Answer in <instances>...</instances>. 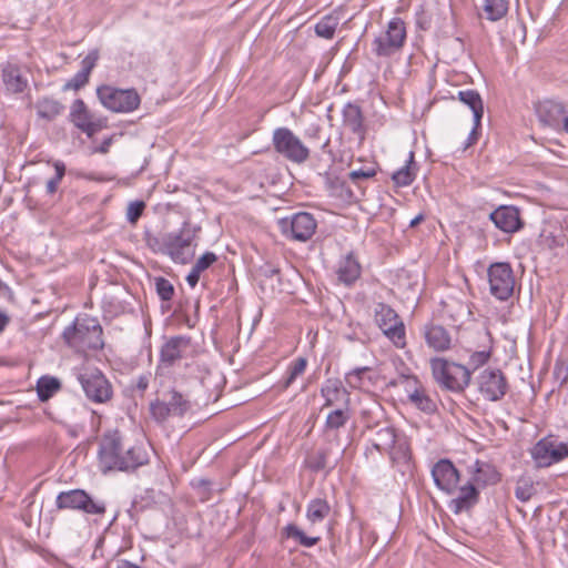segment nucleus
Listing matches in <instances>:
<instances>
[{
  "instance_id": "obj_1",
  "label": "nucleus",
  "mask_w": 568,
  "mask_h": 568,
  "mask_svg": "<svg viewBox=\"0 0 568 568\" xmlns=\"http://www.w3.org/2000/svg\"><path fill=\"white\" fill-rule=\"evenodd\" d=\"M149 453L143 444L126 446L118 429L108 430L99 443L98 463L103 474L109 471H134L149 463Z\"/></svg>"
},
{
  "instance_id": "obj_2",
  "label": "nucleus",
  "mask_w": 568,
  "mask_h": 568,
  "mask_svg": "<svg viewBox=\"0 0 568 568\" xmlns=\"http://www.w3.org/2000/svg\"><path fill=\"white\" fill-rule=\"evenodd\" d=\"M377 429L369 438V446L365 449L366 458H374L375 453L388 454L390 460L406 464L410 459V448L405 437H399L396 429L388 424H376Z\"/></svg>"
},
{
  "instance_id": "obj_3",
  "label": "nucleus",
  "mask_w": 568,
  "mask_h": 568,
  "mask_svg": "<svg viewBox=\"0 0 568 568\" xmlns=\"http://www.w3.org/2000/svg\"><path fill=\"white\" fill-rule=\"evenodd\" d=\"M102 326L94 317L77 318L64 328L62 336L65 344L77 353L99 351L104 346Z\"/></svg>"
},
{
  "instance_id": "obj_4",
  "label": "nucleus",
  "mask_w": 568,
  "mask_h": 568,
  "mask_svg": "<svg viewBox=\"0 0 568 568\" xmlns=\"http://www.w3.org/2000/svg\"><path fill=\"white\" fill-rule=\"evenodd\" d=\"M432 376L444 390L462 394L470 385V368L444 357L429 361Z\"/></svg>"
},
{
  "instance_id": "obj_5",
  "label": "nucleus",
  "mask_w": 568,
  "mask_h": 568,
  "mask_svg": "<svg viewBox=\"0 0 568 568\" xmlns=\"http://www.w3.org/2000/svg\"><path fill=\"white\" fill-rule=\"evenodd\" d=\"M201 226L185 220L176 231L166 233L165 255L176 264H187L194 256Z\"/></svg>"
},
{
  "instance_id": "obj_6",
  "label": "nucleus",
  "mask_w": 568,
  "mask_h": 568,
  "mask_svg": "<svg viewBox=\"0 0 568 568\" xmlns=\"http://www.w3.org/2000/svg\"><path fill=\"white\" fill-rule=\"evenodd\" d=\"M407 38L406 24L398 18H392L383 32L372 41V52L378 58H389L399 52Z\"/></svg>"
},
{
  "instance_id": "obj_7",
  "label": "nucleus",
  "mask_w": 568,
  "mask_h": 568,
  "mask_svg": "<svg viewBox=\"0 0 568 568\" xmlns=\"http://www.w3.org/2000/svg\"><path fill=\"white\" fill-rule=\"evenodd\" d=\"M97 95L104 108L115 113H131L141 103V97L133 88L119 89L105 84L97 89Z\"/></svg>"
},
{
  "instance_id": "obj_8",
  "label": "nucleus",
  "mask_w": 568,
  "mask_h": 568,
  "mask_svg": "<svg viewBox=\"0 0 568 568\" xmlns=\"http://www.w3.org/2000/svg\"><path fill=\"white\" fill-rule=\"evenodd\" d=\"M374 318L385 337L395 347L404 348L406 346L405 324L395 310L385 303H377L374 308Z\"/></svg>"
},
{
  "instance_id": "obj_9",
  "label": "nucleus",
  "mask_w": 568,
  "mask_h": 568,
  "mask_svg": "<svg viewBox=\"0 0 568 568\" xmlns=\"http://www.w3.org/2000/svg\"><path fill=\"white\" fill-rule=\"evenodd\" d=\"M272 143L278 154L293 163L302 164L310 158L308 148L288 128H276L273 131Z\"/></svg>"
},
{
  "instance_id": "obj_10",
  "label": "nucleus",
  "mask_w": 568,
  "mask_h": 568,
  "mask_svg": "<svg viewBox=\"0 0 568 568\" xmlns=\"http://www.w3.org/2000/svg\"><path fill=\"white\" fill-rule=\"evenodd\" d=\"M478 393L485 400L499 402L508 393L509 384L500 368L486 367L475 378Z\"/></svg>"
},
{
  "instance_id": "obj_11",
  "label": "nucleus",
  "mask_w": 568,
  "mask_h": 568,
  "mask_svg": "<svg viewBox=\"0 0 568 568\" xmlns=\"http://www.w3.org/2000/svg\"><path fill=\"white\" fill-rule=\"evenodd\" d=\"M55 507L58 509L79 510L88 515H103L106 506L103 500L93 499L83 489H71L61 491L55 498Z\"/></svg>"
},
{
  "instance_id": "obj_12",
  "label": "nucleus",
  "mask_w": 568,
  "mask_h": 568,
  "mask_svg": "<svg viewBox=\"0 0 568 568\" xmlns=\"http://www.w3.org/2000/svg\"><path fill=\"white\" fill-rule=\"evenodd\" d=\"M490 294L498 301L511 297L515 287V275L508 262H496L487 268Z\"/></svg>"
},
{
  "instance_id": "obj_13",
  "label": "nucleus",
  "mask_w": 568,
  "mask_h": 568,
  "mask_svg": "<svg viewBox=\"0 0 568 568\" xmlns=\"http://www.w3.org/2000/svg\"><path fill=\"white\" fill-rule=\"evenodd\" d=\"M192 409V402L187 394L175 388L170 389L163 397L151 404L152 416L156 420H165L170 416L182 417Z\"/></svg>"
},
{
  "instance_id": "obj_14",
  "label": "nucleus",
  "mask_w": 568,
  "mask_h": 568,
  "mask_svg": "<svg viewBox=\"0 0 568 568\" xmlns=\"http://www.w3.org/2000/svg\"><path fill=\"white\" fill-rule=\"evenodd\" d=\"M281 232L288 239L305 242L316 231L317 223L308 212H297L278 220Z\"/></svg>"
},
{
  "instance_id": "obj_15",
  "label": "nucleus",
  "mask_w": 568,
  "mask_h": 568,
  "mask_svg": "<svg viewBox=\"0 0 568 568\" xmlns=\"http://www.w3.org/2000/svg\"><path fill=\"white\" fill-rule=\"evenodd\" d=\"M78 381L87 397L94 403H105L112 397V386L99 369L79 374Z\"/></svg>"
},
{
  "instance_id": "obj_16",
  "label": "nucleus",
  "mask_w": 568,
  "mask_h": 568,
  "mask_svg": "<svg viewBox=\"0 0 568 568\" xmlns=\"http://www.w3.org/2000/svg\"><path fill=\"white\" fill-rule=\"evenodd\" d=\"M390 384H403L409 403L417 409L426 414H433L436 412V403L429 397V395L426 393V389L422 386L420 382L415 375L400 374L398 378Z\"/></svg>"
},
{
  "instance_id": "obj_17",
  "label": "nucleus",
  "mask_w": 568,
  "mask_h": 568,
  "mask_svg": "<svg viewBox=\"0 0 568 568\" xmlns=\"http://www.w3.org/2000/svg\"><path fill=\"white\" fill-rule=\"evenodd\" d=\"M568 456V446L556 443L551 437L538 440L531 449V458L539 468L549 467Z\"/></svg>"
},
{
  "instance_id": "obj_18",
  "label": "nucleus",
  "mask_w": 568,
  "mask_h": 568,
  "mask_svg": "<svg viewBox=\"0 0 568 568\" xmlns=\"http://www.w3.org/2000/svg\"><path fill=\"white\" fill-rule=\"evenodd\" d=\"M432 477L438 489L450 495L456 490L460 475L449 459L443 458L434 464Z\"/></svg>"
},
{
  "instance_id": "obj_19",
  "label": "nucleus",
  "mask_w": 568,
  "mask_h": 568,
  "mask_svg": "<svg viewBox=\"0 0 568 568\" xmlns=\"http://www.w3.org/2000/svg\"><path fill=\"white\" fill-rule=\"evenodd\" d=\"M494 225L504 233H515L523 227L519 210L513 205H500L489 214Z\"/></svg>"
},
{
  "instance_id": "obj_20",
  "label": "nucleus",
  "mask_w": 568,
  "mask_h": 568,
  "mask_svg": "<svg viewBox=\"0 0 568 568\" xmlns=\"http://www.w3.org/2000/svg\"><path fill=\"white\" fill-rule=\"evenodd\" d=\"M566 105L558 100L547 99L538 103L536 113L542 125L558 130L560 122L566 114Z\"/></svg>"
},
{
  "instance_id": "obj_21",
  "label": "nucleus",
  "mask_w": 568,
  "mask_h": 568,
  "mask_svg": "<svg viewBox=\"0 0 568 568\" xmlns=\"http://www.w3.org/2000/svg\"><path fill=\"white\" fill-rule=\"evenodd\" d=\"M343 126L355 134L359 142L365 140L366 126L364 124V116L359 105L348 102L342 110Z\"/></svg>"
},
{
  "instance_id": "obj_22",
  "label": "nucleus",
  "mask_w": 568,
  "mask_h": 568,
  "mask_svg": "<svg viewBox=\"0 0 568 568\" xmlns=\"http://www.w3.org/2000/svg\"><path fill=\"white\" fill-rule=\"evenodd\" d=\"M362 266L353 252L342 256L336 265L337 280L345 286L353 285L361 276Z\"/></svg>"
},
{
  "instance_id": "obj_23",
  "label": "nucleus",
  "mask_w": 568,
  "mask_h": 568,
  "mask_svg": "<svg viewBox=\"0 0 568 568\" xmlns=\"http://www.w3.org/2000/svg\"><path fill=\"white\" fill-rule=\"evenodd\" d=\"M191 338L187 336H174L164 343L160 351V364L166 367L172 366L182 358L183 352L190 346Z\"/></svg>"
},
{
  "instance_id": "obj_24",
  "label": "nucleus",
  "mask_w": 568,
  "mask_h": 568,
  "mask_svg": "<svg viewBox=\"0 0 568 568\" xmlns=\"http://www.w3.org/2000/svg\"><path fill=\"white\" fill-rule=\"evenodd\" d=\"M479 500V491L470 481L462 486L458 495L448 503V508L456 515L470 510Z\"/></svg>"
},
{
  "instance_id": "obj_25",
  "label": "nucleus",
  "mask_w": 568,
  "mask_h": 568,
  "mask_svg": "<svg viewBox=\"0 0 568 568\" xmlns=\"http://www.w3.org/2000/svg\"><path fill=\"white\" fill-rule=\"evenodd\" d=\"M70 120L88 136H92L98 130V126L95 123H93L84 101L81 99L73 101L70 110Z\"/></svg>"
},
{
  "instance_id": "obj_26",
  "label": "nucleus",
  "mask_w": 568,
  "mask_h": 568,
  "mask_svg": "<svg viewBox=\"0 0 568 568\" xmlns=\"http://www.w3.org/2000/svg\"><path fill=\"white\" fill-rule=\"evenodd\" d=\"M1 77L7 90L12 93H22L28 87V79L22 75L20 67L16 63L3 64Z\"/></svg>"
},
{
  "instance_id": "obj_27",
  "label": "nucleus",
  "mask_w": 568,
  "mask_h": 568,
  "mask_svg": "<svg viewBox=\"0 0 568 568\" xmlns=\"http://www.w3.org/2000/svg\"><path fill=\"white\" fill-rule=\"evenodd\" d=\"M423 333L426 344L435 352H445L450 348V335L443 326L428 324L425 325Z\"/></svg>"
},
{
  "instance_id": "obj_28",
  "label": "nucleus",
  "mask_w": 568,
  "mask_h": 568,
  "mask_svg": "<svg viewBox=\"0 0 568 568\" xmlns=\"http://www.w3.org/2000/svg\"><path fill=\"white\" fill-rule=\"evenodd\" d=\"M471 483L483 487L495 485L500 480V475L497 469L489 463L476 459L470 466Z\"/></svg>"
},
{
  "instance_id": "obj_29",
  "label": "nucleus",
  "mask_w": 568,
  "mask_h": 568,
  "mask_svg": "<svg viewBox=\"0 0 568 568\" xmlns=\"http://www.w3.org/2000/svg\"><path fill=\"white\" fill-rule=\"evenodd\" d=\"M376 376L368 366L356 367L345 374L346 384L353 389H364L375 384Z\"/></svg>"
},
{
  "instance_id": "obj_30",
  "label": "nucleus",
  "mask_w": 568,
  "mask_h": 568,
  "mask_svg": "<svg viewBox=\"0 0 568 568\" xmlns=\"http://www.w3.org/2000/svg\"><path fill=\"white\" fill-rule=\"evenodd\" d=\"M321 394L324 398V407L334 405L343 398L348 400V394L338 378H328L324 382L321 388Z\"/></svg>"
},
{
  "instance_id": "obj_31",
  "label": "nucleus",
  "mask_w": 568,
  "mask_h": 568,
  "mask_svg": "<svg viewBox=\"0 0 568 568\" xmlns=\"http://www.w3.org/2000/svg\"><path fill=\"white\" fill-rule=\"evenodd\" d=\"M34 108L38 118L45 120L48 122H51L54 119H57L64 110V106L60 101L49 97H43L39 99L36 102Z\"/></svg>"
},
{
  "instance_id": "obj_32",
  "label": "nucleus",
  "mask_w": 568,
  "mask_h": 568,
  "mask_svg": "<svg viewBox=\"0 0 568 568\" xmlns=\"http://www.w3.org/2000/svg\"><path fill=\"white\" fill-rule=\"evenodd\" d=\"M458 99L471 110L473 120L478 124L484 115V103L480 94L471 89L460 90L458 92Z\"/></svg>"
},
{
  "instance_id": "obj_33",
  "label": "nucleus",
  "mask_w": 568,
  "mask_h": 568,
  "mask_svg": "<svg viewBox=\"0 0 568 568\" xmlns=\"http://www.w3.org/2000/svg\"><path fill=\"white\" fill-rule=\"evenodd\" d=\"M416 178L414 152L410 151L404 166L399 168L392 174V180L396 186H408Z\"/></svg>"
},
{
  "instance_id": "obj_34",
  "label": "nucleus",
  "mask_w": 568,
  "mask_h": 568,
  "mask_svg": "<svg viewBox=\"0 0 568 568\" xmlns=\"http://www.w3.org/2000/svg\"><path fill=\"white\" fill-rule=\"evenodd\" d=\"M331 511L328 501L324 498L310 500L306 508V518L312 524L322 523Z\"/></svg>"
},
{
  "instance_id": "obj_35",
  "label": "nucleus",
  "mask_w": 568,
  "mask_h": 568,
  "mask_svg": "<svg viewBox=\"0 0 568 568\" xmlns=\"http://www.w3.org/2000/svg\"><path fill=\"white\" fill-rule=\"evenodd\" d=\"M338 24L339 17L335 13H329L320 19L314 27V31L316 36L329 40L333 39Z\"/></svg>"
},
{
  "instance_id": "obj_36",
  "label": "nucleus",
  "mask_w": 568,
  "mask_h": 568,
  "mask_svg": "<svg viewBox=\"0 0 568 568\" xmlns=\"http://www.w3.org/2000/svg\"><path fill=\"white\" fill-rule=\"evenodd\" d=\"M283 535L286 538L294 539L298 545L306 548H311L320 541V537L306 536L304 531L294 524L286 525L283 528Z\"/></svg>"
},
{
  "instance_id": "obj_37",
  "label": "nucleus",
  "mask_w": 568,
  "mask_h": 568,
  "mask_svg": "<svg viewBox=\"0 0 568 568\" xmlns=\"http://www.w3.org/2000/svg\"><path fill=\"white\" fill-rule=\"evenodd\" d=\"M60 388V382L55 377L42 376L37 382V394L40 400L51 398Z\"/></svg>"
},
{
  "instance_id": "obj_38",
  "label": "nucleus",
  "mask_w": 568,
  "mask_h": 568,
  "mask_svg": "<svg viewBox=\"0 0 568 568\" xmlns=\"http://www.w3.org/2000/svg\"><path fill=\"white\" fill-rule=\"evenodd\" d=\"M508 11V3L506 0H485L484 12L487 20L498 21Z\"/></svg>"
},
{
  "instance_id": "obj_39",
  "label": "nucleus",
  "mask_w": 568,
  "mask_h": 568,
  "mask_svg": "<svg viewBox=\"0 0 568 568\" xmlns=\"http://www.w3.org/2000/svg\"><path fill=\"white\" fill-rule=\"evenodd\" d=\"M536 494L534 480L528 476H521L516 481L515 496L521 503H527Z\"/></svg>"
},
{
  "instance_id": "obj_40",
  "label": "nucleus",
  "mask_w": 568,
  "mask_h": 568,
  "mask_svg": "<svg viewBox=\"0 0 568 568\" xmlns=\"http://www.w3.org/2000/svg\"><path fill=\"white\" fill-rule=\"evenodd\" d=\"M306 366L307 359L305 357H298L294 359L287 367V376L283 382V387L285 389L288 388L294 383V381L305 372Z\"/></svg>"
},
{
  "instance_id": "obj_41",
  "label": "nucleus",
  "mask_w": 568,
  "mask_h": 568,
  "mask_svg": "<svg viewBox=\"0 0 568 568\" xmlns=\"http://www.w3.org/2000/svg\"><path fill=\"white\" fill-rule=\"evenodd\" d=\"M145 245L156 254L165 255V245H166V233L162 236H158L150 231H145L143 235Z\"/></svg>"
},
{
  "instance_id": "obj_42",
  "label": "nucleus",
  "mask_w": 568,
  "mask_h": 568,
  "mask_svg": "<svg viewBox=\"0 0 568 568\" xmlns=\"http://www.w3.org/2000/svg\"><path fill=\"white\" fill-rule=\"evenodd\" d=\"M491 356L490 349H481L473 352L468 359V365L466 367L470 368V375L479 369L480 367L485 366Z\"/></svg>"
},
{
  "instance_id": "obj_43",
  "label": "nucleus",
  "mask_w": 568,
  "mask_h": 568,
  "mask_svg": "<svg viewBox=\"0 0 568 568\" xmlns=\"http://www.w3.org/2000/svg\"><path fill=\"white\" fill-rule=\"evenodd\" d=\"M155 291L162 301H171L174 295L173 284L165 277H155Z\"/></svg>"
},
{
  "instance_id": "obj_44",
  "label": "nucleus",
  "mask_w": 568,
  "mask_h": 568,
  "mask_svg": "<svg viewBox=\"0 0 568 568\" xmlns=\"http://www.w3.org/2000/svg\"><path fill=\"white\" fill-rule=\"evenodd\" d=\"M348 417L346 410L335 409L327 415L325 426L328 429H338L347 423Z\"/></svg>"
},
{
  "instance_id": "obj_45",
  "label": "nucleus",
  "mask_w": 568,
  "mask_h": 568,
  "mask_svg": "<svg viewBox=\"0 0 568 568\" xmlns=\"http://www.w3.org/2000/svg\"><path fill=\"white\" fill-rule=\"evenodd\" d=\"M89 82V74L79 70L63 87V90H79Z\"/></svg>"
},
{
  "instance_id": "obj_46",
  "label": "nucleus",
  "mask_w": 568,
  "mask_h": 568,
  "mask_svg": "<svg viewBox=\"0 0 568 568\" xmlns=\"http://www.w3.org/2000/svg\"><path fill=\"white\" fill-rule=\"evenodd\" d=\"M145 207V203L143 201H133L130 202L126 210V220L128 222L134 224L141 217Z\"/></svg>"
},
{
  "instance_id": "obj_47",
  "label": "nucleus",
  "mask_w": 568,
  "mask_h": 568,
  "mask_svg": "<svg viewBox=\"0 0 568 568\" xmlns=\"http://www.w3.org/2000/svg\"><path fill=\"white\" fill-rule=\"evenodd\" d=\"M217 260V256L213 252H205L203 255H201L197 261L194 263L193 267L199 272H204L207 270L211 265H213Z\"/></svg>"
},
{
  "instance_id": "obj_48",
  "label": "nucleus",
  "mask_w": 568,
  "mask_h": 568,
  "mask_svg": "<svg viewBox=\"0 0 568 568\" xmlns=\"http://www.w3.org/2000/svg\"><path fill=\"white\" fill-rule=\"evenodd\" d=\"M98 59L99 52L97 50L89 52L87 57L81 61L80 70L90 75L91 71L97 64Z\"/></svg>"
},
{
  "instance_id": "obj_49",
  "label": "nucleus",
  "mask_w": 568,
  "mask_h": 568,
  "mask_svg": "<svg viewBox=\"0 0 568 568\" xmlns=\"http://www.w3.org/2000/svg\"><path fill=\"white\" fill-rule=\"evenodd\" d=\"M376 169L374 166H371V168H366V169H358V170H354L352 172H349V179L353 181V182H357L358 180L361 179H372L376 175Z\"/></svg>"
},
{
  "instance_id": "obj_50",
  "label": "nucleus",
  "mask_w": 568,
  "mask_h": 568,
  "mask_svg": "<svg viewBox=\"0 0 568 568\" xmlns=\"http://www.w3.org/2000/svg\"><path fill=\"white\" fill-rule=\"evenodd\" d=\"M480 126H481V121L478 124H476V121L474 120L473 129H471V131L469 132V134H468V136L466 139L464 149H467V148L474 145L477 142V140L479 138V129H480Z\"/></svg>"
},
{
  "instance_id": "obj_51",
  "label": "nucleus",
  "mask_w": 568,
  "mask_h": 568,
  "mask_svg": "<svg viewBox=\"0 0 568 568\" xmlns=\"http://www.w3.org/2000/svg\"><path fill=\"white\" fill-rule=\"evenodd\" d=\"M557 379L565 383L568 379V363H557L554 369Z\"/></svg>"
},
{
  "instance_id": "obj_52",
  "label": "nucleus",
  "mask_w": 568,
  "mask_h": 568,
  "mask_svg": "<svg viewBox=\"0 0 568 568\" xmlns=\"http://www.w3.org/2000/svg\"><path fill=\"white\" fill-rule=\"evenodd\" d=\"M201 272L196 271L193 266L186 276V283L190 287L194 288L200 281Z\"/></svg>"
},
{
  "instance_id": "obj_53",
  "label": "nucleus",
  "mask_w": 568,
  "mask_h": 568,
  "mask_svg": "<svg viewBox=\"0 0 568 568\" xmlns=\"http://www.w3.org/2000/svg\"><path fill=\"white\" fill-rule=\"evenodd\" d=\"M53 168L55 170L54 176L62 181V179L65 174V164L62 161L58 160V161H54Z\"/></svg>"
},
{
  "instance_id": "obj_54",
  "label": "nucleus",
  "mask_w": 568,
  "mask_h": 568,
  "mask_svg": "<svg viewBox=\"0 0 568 568\" xmlns=\"http://www.w3.org/2000/svg\"><path fill=\"white\" fill-rule=\"evenodd\" d=\"M61 180L57 179L55 176L51 178L48 182H47V192L49 194H53L55 193V191L58 190V186L60 184Z\"/></svg>"
},
{
  "instance_id": "obj_55",
  "label": "nucleus",
  "mask_w": 568,
  "mask_h": 568,
  "mask_svg": "<svg viewBox=\"0 0 568 568\" xmlns=\"http://www.w3.org/2000/svg\"><path fill=\"white\" fill-rule=\"evenodd\" d=\"M111 145V139H106L104 140L100 146H98L95 149V152H99V153H106L109 151V148Z\"/></svg>"
},
{
  "instance_id": "obj_56",
  "label": "nucleus",
  "mask_w": 568,
  "mask_h": 568,
  "mask_svg": "<svg viewBox=\"0 0 568 568\" xmlns=\"http://www.w3.org/2000/svg\"><path fill=\"white\" fill-rule=\"evenodd\" d=\"M9 321L7 313L0 311V333L3 332L6 326L9 324Z\"/></svg>"
},
{
  "instance_id": "obj_57",
  "label": "nucleus",
  "mask_w": 568,
  "mask_h": 568,
  "mask_svg": "<svg viewBox=\"0 0 568 568\" xmlns=\"http://www.w3.org/2000/svg\"><path fill=\"white\" fill-rule=\"evenodd\" d=\"M425 220V215L423 213H419L418 215H416L413 220H410L409 222V226L410 227H415L417 226L420 222H423Z\"/></svg>"
},
{
  "instance_id": "obj_58",
  "label": "nucleus",
  "mask_w": 568,
  "mask_h": 568,
  "mask_svg": "<svg viewBox=\"0 0 568 568\" xmlns=\"http://www.w3.org/2000/svg\"><path fill=\"white\" fill-rule=\"evenodd\" d=\"M337 183L339 184L342 191L345 192V197L346 199H351L352 195H353V192L345 185V182L343 181H337Z\"/></svg>"
},
{
  "instance_id": "obj_59",
  "label": "nucleus",
  "mask_w": 568,
  "mask_h": 568,
  "mask_svg": "<svg viewBox=\"0 0 568 568\" xmlns=\"http://www.w3.org/2000/svg\"><path fill=\"white\" fill-rule=\"evenodd\" d=\"M560 128L564 132L568 133V113L566 112V114L564 115V118L561 119V122H560Z\"/></svg>"
},
{
  "instance_id": "obj_60",
  "label": "nucleus",
  "mask_w": 568,
  "mask_h": 568,
  "mask_svg": "<svg viewBox=\"0 0 568 568\" xmlns=\"http://www.w3.org/2000/svg\"><path fill=\"white\" fill-rule=\"evenodd\" d=\"M118 568H141V567H139L138 565L132 564L128 560H123L119 564Z\"/></svg>"
},
{
  "instance_id": "obj_61",
  "label": "nucleus",
  "mask_w": 568,
  "mask_h": 568,
  "mask_svg": "<svg viewBox=\"0 0 568 568\" xmlns=\"http://www.w3.org/2000/svg\"><path fill=\"white\" fill-rule=\"evenodd\" d=\"M320 132V126L318 125H312L308 130H307V135L308 136H312V138H315L317 135V133Z\"/></svg>"
},
{
  "instance_id": "obj_62",
  "label": "nucleus",
  "mask_w": 568,
  "mask_h": 568,
  "mask_svg": "<svg viewBox=\"0 0 568 568\" xmlns=\"http://www.w3.org/2000/svg\"><path fill=\"white\" fill-rule=\"evenodd\" d=\"M325 464H326V462H325V455H324V454H321V455H320V460L317 462V464H316L315 468H316V469L324 468V467H325Z\"/></svg>"
},
{
  "instance_id": "obj_63",
  "label": "nucleus",
  "mask_w": 568,
  "mask_h": 568,
  "mask_svg": "<svg viewBox=\"0 0 568 568\" xmlns=\"http://www.w3.org/2000/svg\"><path fill=\"white\" fill-rule=\"evenodd\" d=\"M138 387H139L140 389H145V388L148 387V382H146V379H145V378H143V377H142V378H140V381H139V383H138Z\"/></svg>"
},
{
  "instance_id": "obj_64",
  "label": "nucleus",
  "mask_w": 568,
  "mask_h": 568,
  "mask_svg": "<svg viewBox=\"0 0 568 568\" xmlns=\"http://www.w3.org/2000/svg\"><path fill=\"white\" fill-rule=\"evenodd\" d=\"M277 273H278V270H276V268H272V270L268 272V275H270V276H273V275H275V274H277Z\"/></svg>"
}]
</instances>
